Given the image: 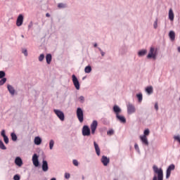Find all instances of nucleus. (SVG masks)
<instances>
[{"mask_svg":"<svg viewBox=\"0 0 180 180\" xmlns=\"http://www.w3.org/2000/svg\"><path fill=\"white\" fill-rule=\"evenodd\" d=\"M153 169L154 174H155L153 178V180H164V171L162 168H158L157 165H153Z\"/></svg>","mask_w":180,"mask_h":180,"instance_id":"f257e3e1","label":"nucleus"},{"mask_svg":"<svg viewBox=\"0 0 180 180\" xmlns=\"http://www.w3.org/2000/svg\"><path fill=\"white\" fill-rule=\"evenodd\" d=\"M157 49H155L154 46H151L149 50V53L147 55V58L148 60L153 59V60H157Z\"/></svg>","mask_w":180,"mask_h":180,"instance_id":"f03ea898","label":"nucleus"},{"mask_svg":"<svg viewBox=\"0 0 180 180\" xmlns=\"http://www.w3.org/2000/svg\"><path fill=\"white\" fill-rule=\"evenodd\" d=\"M77 119L80 123L84 122V110L81 108H77L76 111Z\"/></svg>","mask_w":180,"mask_h":180,"instance_id":"7ed1b4c3","label":"nucleus"},{"mask_svg":"<svg viewBox=\"0 0 180 180\" xmlns=\"http://www.w3.org/2000/svg\"><path fill=\"white\" fill-rule=\"evenodd\" d=\"M53 112L55 115L61 120V122H64L65 119V116L64 115V112L60 110L54 109Z\"/></svg>","mask_w":180,"mask_h":180,"instance_id":"20e7f679","label":"nucleus"},{"mask_svg":"<svg viewBox=\"0 0 180 180\" xmlns=\"http://www.w3.org/2000/svg\"><path fill=\"white\" fill-rule=\"evenodd\" d=\"M72 80L75 89L77 91H79V88H80L79 81L78 80V78H77V76H75V75H72Z\"/></svg>","mask_w":180,"mask_h":180,"instance_id":"39448f33","label":"nucleus"},{"mask_svg":"<svg viewBox=\"0 0 180 180\" xmlns=\"http://www.w3.org/2000/svg\"><path fill=\"white\" fill-rule=\"evenodd\" d=\"M175 169V165L172 164L169 165L166 170V179H169V176H171V172L174 171Z\"/></svg>","mask_w":180,"mask_h":180,"instance_id":"423d86ee","label":"nucleus"},{"mask_svg":"<svg viewBox=\"0 0 180 180\" xmlns=\"http://www.w3.org/2000/svg\"><path fill=\"white\" fill-rule=\"evenodd\" d=\"M32 164L36 167H40V162H39V155H37L36 153L32 155Z\"/></svg>","mask_w":180,"mask_h":180,"instance_id":"0eeeda50","label":"nucleus"},{"mask_svg":"<svg viewBox=\"0 0 180 180\" xmlns=\"http://www.w3.org/2000/svg\"><path fill=\"white\" fill-rule=\"evenodd\" d=\"M127 113L128 115H132V113H135L136 112V107H134V105L131 103H129L127 105Z\"/></svg>","mask_w":180,"mask_h":180,"instance_id":"6e6552de","label":"nucleus"},{"mask_svg":"<svg viewBox=\"0 0 180 180\" xmlns=\"http://www.w3.org/2000/svg\"><path fill=\"white\" fill-rule=\"evenodd\" d=\"M90 128L91 130V134H95V131H96V129H98V121L94 120L90 125Z\"/></svg>","mask_w":180,"mask_h":180,"instance_id":"1a4fd4ad","label":"nucleus"},{"mask_svg":"<svg viewBox=\"0 0 180 180\" xmlns=\"http://www.w3.org/2000/svg\"><path fill=\"white\" fill-rule=\"evenodd\" d=\"M83 136H91V129L88 125H84L82 128Z\"/></svg>","mask_w":180,"mask_h":180,"instance_id":"9d476101","label":"nucleus"},{"mask_svg":"<svg viewBox=\"0 0 180 180\" xmlns=\"http://www.w3.org/2000/svg\"><path fill=\"white\" fill-rule=\"evenodd\" d=\"M24 19H25V17L23 16V14H19L16 20V26H18V27L22 26V25H23Z\"/></svg>","mask_w":180,"mask_h":180,"instance_id":"9b49d317","label":"nucleus"},{"mask_svg":"<svg viewBox=\"0 0 180 180\" xmlns=\"http://www.w3.org/2000/svg\"><path fill=\"white\" fill-rule=\"evenodd\" d=\"M101 161L103 165H104V167H108V164L110 162V160L108 158V156H105V155L102 156Z\"/></svg>","mask_w":180,"mask_h":180,"instance_id":"f8f14e48","label":"nucleus"},{"mask_svg":"<svg viewBox=\"0 0 180 180\" xmlns=\"http://www.w3.org/2000/svg\"><path fill=\"white\" fill-rule=\"evenodd\" d=\"M41 168L44 172H47V171H49V162L47 160L43 159Z\"/></svg>","mask_w":180,"mask_h":180,"instance_id":"ddd939ff","label":"nucleus"},{"mask_svg":"<svg viewBox=\"0 0 180 180\" xmlns=\"http://www.w3.org/2000/svg\"><path fill=\"white\" fill-rule=\"evenodd\" d=\"M139 139L143 144V146H148V139L146 136H140Z\"/></svg>","mask_w":180,"mask_h":180,"instance_id":"4468645a","label":"nucleus"},{"mask_svg":"<svg viewBox=\"0 0 180 180\" xmlns=\"http://www.w3.org/2000/svg\"><path fill=\"white\" fill-rule=\"evenodd\" d=\"M113 112L115 114V116H117L122 113V108H120L117 105H115L113 106Z\"/></svg>","mask_w":180,"mask_h":180,"instance_id":"2eb2a0df","label":"nucleus"},{"mask_svg":"<svg viewBox=\"0 0 180 180\" xmlns=\"http://www.w3.org/2000/svg\"><path fill=\"white\" fill-rule=\"evenodd\" d=\"M115 117L117 120L120 122V123H122L123 124L126 123V117H124V116L120 114L118 115H115Z\"/></svg>","mask_w":180,"mask_h":180,"instance_id":"dca6fc26","label":"nucleus"},{"mask_svg":"<svg viewBox=\"0 0 180 180\" xmlns=\"http://www.w3.org/2000/svg\"><path fill=\"white\" fill-rule=\"evenodd\" d=\"M7 89H8V92H9V94H11V96H15V88H13V87L12 86V85L8 84V85H7Z\"/></svg>","mask_w":180,"mask_h":180,"instance_id":"f3484780","label":"nucleus"},{"mask_svg":"<svg viewBox=\"0 0 180 180\" xmlns=\"http://www.w3.org/2000/svg\"><path fill=\"white\" fill-rule=\"evenodd\" d=\"M94 146L96 151V154L99 157L101 155V148H99V145L96 143V141L94 142Z\"/></svg>","mask_w":180,"mask_h":180,"instance_id":"a211bd4d","label":"nucleus"},{"mask_svg":"<svg viewBox=\"0 0 180 180\" xmlns=\"http://www.w3.org/2000/svg\"><path fill=\"white\" fill-rule=\"evenodd\" d=\"M15 165H18V167H21L23 165V161L22 160V158H20V157L15 158Z\"/></svg>","mask_w":180,"mask_h":180,"instance_id":"6ab92c4d","label":"nucleus"},{"mask_svg":"<svg viewBox=\"0 0 180 180\" xmlns=\"http://www.w3.org/2000/svg\"><path fill=\"white\" fill-rule=\"evenodd\" d=\"M51 60H53V56L51 53H47L46 56V61L47 64H51Z\"/></svg>","mask_w":180,"mask_h":180,"instance_id":"aec40b11","label":"nucleus"},{"mask_svg":"<svg viewBox=\"0 0 180 180\" xmlns=\"http://www.w3.org/2000/svg\"><path fill=\"white\" fill-rule=\"evenodd\" d=\"M41 138L40 136H36L34 138V142L36 146H40L41 144Z\"/></svg>","mask_w":180,"mask_h":180,"instance_id":"412c9836","label":"nucleus"},{"mask_svg":"<svg viewBox=\"0 0 180 180\" xmlns=\"http://www.w3.org/2000/svg\"><path fill=\"white\" fill-rule=\"evenodd\" d=\"M169 37L171 40V41H175V32L174 31H170L169 32Z\"/></svg>","mask_w":180,"mask_h":180,"instance_id":"4be33fe9","label":"nucleus"},{"mask_svg":"<svg viewBox=\"0 0 180 180\" xmlns=\"http://www.w3.org/2000/svg\"><path fill=\"white\" fill-rule=\"evenodd\" d=\"M174 11H172V8H170L169 10V19L172 22L174 21Z\"/></svg>","mask_w":180,"mask_h":180,"instance_id":"5701e85b","label":"nucleus"},{"mask_svg":"<svg viewBox=\"0 0 180 180\" xmlns=\"http://www.w3.org/2000/svg\"><path fill=\"white\" fill-rule=\"evenodd\" d=\"M147 54L146 49H142L138 52L139 57H143V56H146Z\"/></svg>","mask_w":180,"mask_h":180,"instance_id":"b1692460","label":"nucleus"},{"mask_svg":"<svg viewBox=\"0 0 180 180\" xmlns=\"http://www.w3.org/2000/svg\"><path fill=\"white\" fill-rule=\"evenodd\" d=\"M146 91L147 92V94H148V95H151V94H153V92H154V90L153 89V87L151 86H148L146 88Z\"/></svg>","mask_w":180,"mask_h":180,"instance_id":"393cba45","label":"nucleus"},{"mask_svg":"<svg viewBox=\"0 0 180 180\" xmlns=\"http://www.w3.org/2000/svg\"><path fill=\"white\" fill-rule=\"evenodd\" d=\"M136 98H137L139 103H141V102H143V94L142 93L137 94Z\"/></svg>","mask_w":180,"mask_h":180,"instance_id":"a878e982","label":"nucleus"},{"mask_svg":"<svg viewBox=\"0 0 180 180\" xmlns=\"http://www.w3.org/2000/svg\"><path fill=\"white\" fill-rule=\"evenodd\" d=\"M92 71V67L91 65H87L84 68V72L86 74H89Z\"/></svg>","mask_w":180,"mask_h":180,"instance_id":"bb28decb","label":"nucleus"},{"mask_svg":"<svg viewBox=\"0 0 180 180\" xmlns=\"http://www.w3.org/2000/svg\"><path fill=\"white\" fill-rule=\"evenodd\" d=\"M11 140L13 141H18V136L16 135V134L15 132H12L11 134Z\"/></svg>","mask_w":180,"mask_h":180,"instance_id":"cd10ccee","label":"nucleus"},{"mask_svg":"<svg viewBox=\"0 0 180 180\" xmlns=\"http://www.w3.org/2000/svg\"><path fill=\"white\" fill-rule=\"evenodd\" d=\"M58 8L59 9H65V8H67V4H64V3H59L58 4Z\"/></svg>","mask_w":180,"mask_h":180,"instance_id":"c85d7f7f","label":"nucleus"},{"mask_svg":"<svg viewBox=\"0 0 180 180\" xmlns=\"http://www.w3.org/2000/svg\"><path fill=\"white\" fill-rule=\"evenodd\" d=\"M6 77V73L4 70H0V79H2V78H5Z\"/></svg>","mask_w":180,"mask_h":180,"instance_id":"c756f323","label":"nucleus"},{"mask_svg":"<svg viewBox=\"0 0 180 180\" xmlns=\"http://www.w3.org/2000/svg\"><path fill=\"white\" fill-rule=\"evenodd\" d=\"M0 148L1 150H6V146H5V144L2 140H0Z\"/></svg>","mask_w":180,"mask_h":180,"instance_id":"7c9ffc66","label":"nucleus"},{"mask_svg":"<svg viewBox=\"0 0 180 180\" xmlns=\"http://www.w3.org/2000/svg\"><path fill=\"white\" fill-rule=\"evenodd\" d=\"M54 147V140L51 139L49 141V149L53 150V148Z\"/></svg>","mask_w":180,"mask_h":180,"instance_id":"2f4dec72","label":"nucleus"},{"mask_svg":"<svg viewBox=\"0 0 180 180\" xmlns=\"http://www.w3.org/2000/svg\"><path fill=\"white\" fill-rule=\"evenodd\" d=\"M6 82V77H3L0 79V86H2Z\"/></svg>","mask_w":180,"mask_h":180,"instance_id":"473e14b6","label":"nucleus"},{"mask_svg":"<svg viewBox=\"0 0 180 180\" xmlns=\"http://www.w3.org/2000/svg\"><path fill=\"white\" fill-rule=\"evenodd\" d=\"M149 134H150V129H146L144 130L143 135L142 136H145V137H147V136H148Z\"/></svg>","mask_w":180,"mask_h":180,"instance_id":"72a5a7b5","label":"nucleus"},{"mask_svg":"<svg viewBox=\"0 0 180 180\" xmlns=\"http://www.w3.org/2000/svg\"><path fill=\"white\" fill-rule=\"evenodd\" d=\"M79 101L80 103H84V102H85V97H84V96H80L79 97Z\"/></svg>","mask_w":180,"mask_h":180,"instance_id":"f704fd0d","label":"nucleus"},{"mask_svg":"<svg viewBox=\"0 0 180 180\" xmlns=\"http://www.w3.org/2000/svg\"><path fill=\"white\" fill-rule=\"evenodd\" d=\"M5 144H9V138L8 136L3 137Z\"/></svg>","mask_w":180,"mask_h":180,"instance_id":"c9c22d12","label":"nucleus"},{"mask_svg":"<svg viewBox=\"0 0 180 180\" xmlns=\"http://www.w3.org/2000/svg\"><path fill=\"white\" fill-rule=\"evenodd\" d=\"M153 27L154 29H157L158 27V19L156 18L155 21L153 23Z\"/></svg>","mask_w":180,"mask_h":180,"instance_id":"e433bc0d","label":"nucleus"},{"mask_svg":"<svg viewBox=\"0 0 180 180\" xmlns=\"http://www.w3.org/2000/svg\"><path fill=\"white\" fill-rule=\"evenodd\" d=\"M134 148H135L136 151H137V153L139 154H140V148H139V144L135 143L134 144Z\"/></svg>","mask_w":180,"mask_h":180,"instance_id":"4c0bfd02","label":"nucleus"},{"mask_svg":"<svg viewBox=\"0 0 180 180\" xmlns=\"http://www.w3.org/2000/svg\"><path fill=\"white\" fill-rule=\"evenodd\" d=\"M98 50L100 51L101 56L105 57V53L100 47H97Z\"/></svg>","mask_w":180,"mask_h":180,"instance_id":"58836bf2","label":"nucleus"},{"mask_svg":"<svg viewBox=\"0 0 180 180\" xmlns=\"http://www.w3.org/2000/svg\"><path fill=\"white\" fill-rule=\"evenodd\" d=\"M38 60H39V61H40V62H41V61H43V60H44V53H41V54L39 56Z\"/></svg>","mask_w":180,"mask_h":180,"instance_id":"ea45409f","label":"nucleus"},{"mask_svg":"<svg viewBox=\"0 0 180 180\" xmlns=\"http://www.w3.org/2000/svg\"><path fill=\"white\" fill-rule=\"evenodd\" d=\"M72 164L75 165V167H78V165H79V163L78 162V160H73Z\"/></svg>","mask_w":180,"mask_h":180,"instance_id":"a19ab883","label":"nucleus"},{"mask_svg":"<svg viewBox=\"0 0 180 180\" xmlns=\"http://www.w3.org/2000/svg\"><path fill=\"white\" fill-rule=\"evenodd\" d=\"M1 137H6V131H5V129H3L1 131Z\"/></svg>","mask_w":180,"mask_h":180,"instance_id":"79ce46f5","label":"nucleus"},{"mask_svg":"<svg viewBox=\"0 0 180 180\" xmlns=\"http://www.w3.org/2000/svg\"><path fill=\"white\" fill-rule=\"evenodd\" d=\"M14 180H20V176L19 174H15L13 176Z\"/></svg>","mask_w":180,"mask_h":180,"instance_id":"37998d69","label":"nucleus"},{"mask_svg":"<svg viewBox=\"0 0 180 180\" xmlns=\"http://www.w3.org/2000/svg\"><path fill=\"white\" fill-rule=\"evenodd\" d=\"M70 173H65V179H70Z\"/></svg>","mask_w":180,"mask_h":180,"instance_id":"c03bdc74","label":"nucleus"},{"mask_svg":"<svg viewBox=\"0 0 180 180\" xmlns=\"http://www.w3.org/2000/svg\"><path fill=\"white\" fill-rule=\"evenodd\" d=\"M22 53H23L24 56H25V57H27V49H24L22 51Z\"/></svg>","mask_w":180,"mask_h":180,"instance_id":"a18cd8bd","label":"nucleus"},{"mask_svg":"<svg viewBox=\"0 0 180 180\" xmlns=\"http://www.w3.org/2000/svg\"><path fill=\"white\" fill-rule=\"evenodd\" d=\"M155 110H158L159 108H158V103H155Z\"/></svg>","mask_w":180,"mask_h":180,"instance_id":"49530a36","label":"nucleus"},{"mask_svg":"<svg viewBox=\"0 0 180 180\" xmlns=\"http://www.w3.org/2000/svg\"><path fill=\"white\" fill-rule=\"evenodd\" d=\"M33 27V22H30V23L28 25V29H31V27Z\"/></svg>","mask_w":180,"mask_h":180,"instance_id":"de8ad7c7","label":"nucleus"},{"mask_svg":"<svg viewBox=\"0 0 180 180\" xmlns=\"http://www.w3.org/2000/svg\"><path fill=\"white\" fill-rule=\"evenodd\" d=\"M108 134H113V129H110L108 131Z\"/></svg>","mask_w":180,"mask_h":180,"instance_id":"09e8293b","label":"nucleus"},{"mask_svg":"<svg viewBox=\"0 0 180 180\" xmlns=\"http://www.w3.org/2000/svg\"><path fill=\"white\" fill-rule=\"evenodd\" d=\"M46 18H50V13H47L46 14Z\"/></svg>","mask_w":180,"mask_h":180,"instance_id":"8fccbe9b","label":"nucleus"},{"mask_svg":"<svg viewBox=\"0 0 180 180\" xmlns=\"http://www.w3.org/2000/svg\"><path fill=\"white\" fill-rule=\"evenodd\" d=\"M94 47H98V44H97V43H95V44H94Z\"/></svg>","mask_w":180,"mask_h":180,"instance_id":"3c124183","label":"nucleus"},{"mask_svg":"<svg viewBox=\"0 0 180 180\" xmlns=\"http://www.w3.org/2000/svg\"><path fill=\"white\" fill-rule=\"evenodd\" d=\"M50 180H57V179H56L55 177H53V178L51 179Z\"/></svg>","mask_w":180,"mask_h":180,"instance_id":"603ef678","label":"nucleus"},{"mask_svg":"<svg viewBox=\"0 0 180 180\" xmlns=\"http://www.w3.org/2000/svg\"><path fill=\"white\" fill-rule=\"evenodd\" d=\"M177 50H178L179 53H180V46H179V47L177 48Z\"/></svg>","mask_w":180,"mask_h":180,"instance_id":"864d4df0","label":"nucleus"},{"mask_svg":"<svg viewBox=\"0 0 180 180\" xmlns=\"http://www.w3.org/2000/svg\"><path fill=\"white\" fill-rule=\"evenodd\" d=\"M82 180L85 179V176H82Z\"/></svg>","mask_w":180,"mask_h":180,"instance_id":"5fc2aeb1","label":"nucleus"},{"mask_svg":"<svg viewBox=\"0 0 180 180\" xmlns=\"http://www.w3.org/2000/svg\"><path fill=\"white\" fill-rule=\"evenodd\" d=\"M21 37H22V39H25V35L22 34Z\"/></svg>","mask_w":180,"mask_h":180,"instance_id":"6e6d98bb","label":"nucleus"},{"mask_svg":"<svg viewBox=\"0 0 180 180\" xmlns=\"http://www.w3.org/2000/svg\"><path fill=\"white\" fill-rule=\"evenodd\" d=\"M103 123L105 124V120H103Z\"/></svg>","mask_w":180,"mask_h":180,"instance_id":"4d7b16f0","label":"nucleus"},{"mask_svg":"<svg viewBox=\"0 0 180 180\" xmlns=\"http://www.w3.org/2000/svg\"><path fill=\"white\" fill-rule=\"evenodd\" d=\"M82 79H85V77H83Z\"/></svg>","mask_w":180,"mask_h":180,"instance_id":"13d9d810","label":"nucleus"}]
</instances>
